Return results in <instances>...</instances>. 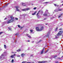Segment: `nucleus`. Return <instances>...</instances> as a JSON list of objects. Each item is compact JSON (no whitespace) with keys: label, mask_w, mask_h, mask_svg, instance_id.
Listing matches in <instances>:
<instances>
[{"label":"nucleus","mask_w":63,"mask_h":63,"mask_svg":"<svg viewBox=\"0 0 63 63\" xmlns=\"http://www.w3.org/2000/svg\"><path fill=\"white\" fill-rule=\"evenodd\" d=\"M30 31H31V33H32L33 32V30H30Z\"/></svg>","instance_id":"5701e85b"},{"label":"nucleus","mask_w":63,"mask_h":63,"mask_svg":"<svg viewBox=\"0 0 63 63\" xmlns=\"http://www.w3.org/2000/svg\"><path fill=\"white\" fill-rule=\"evenodd\" d=\"M48 51V49H47V50L45 52V53H47V52Z\"/></svg>","instance_id":"bb28decb"},{"label":"nucleus","mask_w":63,"mask_h":63,"mask_svg":"<svg viewBox=\"0 0 63 63\" xmlns=\"http://www.w3.org/2000/svg\"><path fill=\"white\" fill-rule=\"evenodd\" d=\"M8 5V4H7L6 5H5V7H7V5Z\"/></svg>","instance_id":"58836bf2"},{"label":"nucleus","mask_w":63,"mask_h":63,"mask_svg":"<svg viewBox=\"0 0 63 63\" xmlns=\"http://www.w3.org/2000/svg\"><path fill=\"white\" fill-rule=\"evenodd\" d=\"M63 56H62L61 57V58H63Z\"/></svg>","instance_id":"de8ad7c7"},{"label":"nucleus","mask_w":63,"mask_h":63,"mask_svg":"<svg viewBox=\"0 0 63 63\" xmlns=\"http://www.w3.org/2000/svg\"><path fill=\"white\" fill-rule=\"evenodd\" d=\"M27 42H30V40H28L27 41Z\"/></svg>","instance_id":"79ce46f5"},{"label":"nucleus","mask_w":63,"mask_h":63,"mask_svg":"<svg viewBox=\"0 0 63 63\" xmlns=\"http://www.w3.org/2000/svg\"><path fill=\"white\" fill-rule=\"evenodd\" d=\"M12 53H14V52H12Z\"/></svg>","instance_id":"49530a36"},{"label":"nucleus","mask_w":63,"mask_h":63,"mask_svg":"<svg viewBox=\"0 0 63 63\" xmlns=\"http://www.w3.org/2000/svg\"><path fill=\"white\" fill-rule=\"evenodd\" d=\"M25 54L23 53L22 54H21V56L22 57H23L24 56H25Z\"/></svg>","instance_id":"1a4fd4ad"},{"label":"nucleus","mask_w":63,"mask_h":63,"mask_svg":"<svg viewBox=\"0 0 63 63\" xmlns=\"http://www.w3.org/2000/svg\"><path fill=\"white\" fill-rule=\"evenodd\" d=\"M47 14H43V16H47Z\"/></svg>","instance_id":"6ab92c4d"},{"label":"nucleus","mask_w":63,"mask_h":63,"mask_svg":"<svg viewBox=\"0 0 63 63\" xmlns=\"http://www.w3.org/2000/svg\"><path fill=\"white\" fill-rule=\"evenodd\" d=\"M40 10L38 12V13L37 14V15H38V14H39V13H40Z\"/></svg>","instance_id":"b1692460"},{"label":"nucleus","mask_w":63,"mask_h":63,"mask_svg":"<svg viewBox=\"0 0 63 63\" xmlns=\"http://www.w3.org/2000/svg\"><path fill=\"white\" fill-rule=\"evenodd\" d=\"M26 62H23L22 63H25Z\"/></svg>","instance_id":"c9c22d12"},{"label":"nucleus","mask_w":63,"mask_h":63,"mask_svg":"<svg viewBox=\"0 0 63 63\" xmlns=\"http://www.w3.org/2000/svg\"><path fill=\"white\" fill-rule=\"evenodd\" d=\"M19 8V6H16V10L17 11H18V12H21V11L19 10V9H18V8Z\"/></svg>","instance_id":"f257e3e1"},{"label":"nucleus","mask_w":63,"mask_h":63,"mask_svg":"<svg viewBox=\"0 0 63 63\" xmlns=\"http://www.w3.org/2000/svg\"><path fill=\"white\" fill-rule=\"evenodd\" d=\"M11 18L12 19L11 20H13V21H14V18L13 17V16H11Z\"/></svg>","instance_id":"9d476101"},{"label":"nucleus","mask_w":63,"mask_h":63,"mask_svg":"<svg viewBox=\"0 0 63 63\" xmlns=\"http://www.w3.org/2000/svg\"><path fill=\"white\" fill-rule=\"evenodd\" d=\"M52 18H53V17H52Z\"/></svg>","instance_id":"13d9d810"},{"label":"nucleus","mask_w":63,"mask_h":63,"mask_svg":"<svg viewBox=\"0 0 63 63\" xmlns=\"http://www.w3.org/2000/svg\"><path fill=\"white\" fill-rule=\"evenodd\" d=\"M63 33V31H60L59 32H58V33L57 36H59V35H60V34H61L62 33Z\"/></svg>","instance_id":"f03ea898"},{"label":"nucleus","mask_w":63,"mask_h":63,"mask_svg":"<svg viewBox=\"0 0 63 63\" xmlns=\"http://www.w3.org/2000/svg\"><path fill=\"white\" fill-rule=\"evenodd\" d=\"M3 33V32H0V34H2V33Z\"/></svg>","instance_id":"cd10ccee"},{"label":"nucleus","mask_w":63,"mask_h":63,"mask_svg":"<svg viewBox=\"0 0 63 63\" xmlns=\"http://www.w3.org/2000/svg\"><path fill=\"white\" fill-rule=\"evenodd\" d=\"M44 29V27H42L40 28V29L39 30L40 31H42Z\"/></svg>","instance_id":"6e6552de"},{"label":"nucleus","mask_w":63,"mask_h":63,"mask_svg":"<svg viewBox=\"0 0 63 63\" xmlns=\"http://www.w3.org/2000/svg\"><path fill=\"white\" fill-rule=\"evenodd\" d=\"M56 63H58V62H56Z\"/></svg>","instance_id":"864d4df0"},{"label":"nucleus","mask_w":63,"mask_h":63,"mask_svg":"<svg viewBox=\"0 0 63 63\" xmlns=\"http://www.w3.org/2000/svg\"><path fill=\"white\" fill-rule=\"evenodd\" d=\"M36 13H37V11H35V13H33L32 14V15H35V14H36Z\"/></svg>","instance_id":"4468645a"},{"label":"nucleus","mask_w":63,"mask_h":63,"mask_svg":"<svg viewBox=\"0 0 63 63\" xmlns=\"http://www.w3.org/2000/svg\"><path fill=\"white\" fill-rule=\"evenodd\" d=\"M44 1H45V0H43Z\"/></svg>","instance_id":"6e6d98bb"},{"label":"nucleus","mask_w":63,"mask_h":63,"mask_svg":"<svg viewBox=\"0 0 63 63\" xmlns=\"http://www.w3.org/2000/svg\"><path fill=\"white\" fill-rule=\"evenodd\" d=\"M50 34V31H49L47 33V35L46 36V37H47V38H48V36H49V35Z\"/></svg>","instance_id":"20e7f679"},{"label":"nucleus","mask_w":63,"mask_h":63,"mask_svg":"<svg viewBox=\"0 0 63 63\" xmlns=\"http://www.w3.org/2000/svg\"><path fill=\"white\" fill-rule=\"evenodd\" d=\"M33 42H34V41L32 42V43H33Z\"/></svg>","instance_id":"603ef678"},{"label":"nucleus","mask_w":63,"mask_h":63,"mask_svg":"<svg viewBox=\"0 0 63 63\" xmlns=\"http://www.w3.org/2000/svg\"><path fill=\"white\" fill-rule=\"evenodd\" d=\"M20 50H21L20 49H19L18 50H17V51H18V52L19 51H20Z\"/></svg>","instance_id":"a878e982"},{"label":"nucleus","mask_w":63,"mask_h":63,"mask_svg":"<svg viewBox=\"0 0 63 63\" xmlns=\"http://www.w3.org/2000/svg\"><path fill=\"white\" fill-rule=\"evenodd\" d=\"M36 31H40V29H39V27H36Z\"/></svg>","instance_id":"39448f33"},{"label":"nucleus","mask_w":63,"mask_h":63,"mask_svg":"<svg viewBox=\"0 0 63 63\" xmlns=\"http://www.w3.org/2000/svg\"><path fill=\"white\" fill-rule=\"evenodd\" d=\"M4 55H3V54H2L1 56L0 57V59L2 58V57L3 56H4Z\"/></svg>","instance_id":"a211bd4d"},{"label":"nucleus","mask_w":63,"mask_h":63,"mask_svg":"<svg viewBox=\"0 0 63 63\" xmlns=\"http://www.w3.org/2000/svg\"><path fill=\"white\" fill-rule=\"evenodd\" d=\"M38 62L39 63H45V61H43L42 62H40V61Z\"/></svg>","instance_id":"ddd939ff"},{"label":"nucleus","mask_w":63,"mask_h":63,"mask_svg":"<svg viewBox=\"0 0 63 63\" xmlns=\"http://www.w3.org/2000/svg\"><path fill=\"white\" fill-rule=\"evenodd\" d=\"M31 56H33V55H31Z\"/></svg>","instance_id":"3c124183"},{"label":"nucleus","mask_w":63,"mask_h":63,"mask_svg":"<svg viewBox=\"0 0 63 63\" xmlns=\"http://www.w3.org/2000/svg\"><path fill=\"white\" fill-rule=\"evenodd\" d=\"M46 19V18L44 19Z\"/></svg>","instance_id":"5fc2aeb1"},{"label":"nucleus","mask_w":63,"mask_h":63,"mask_svg":"<svg viewBox=\"0 0 63 63\" xmlns=\"http://www.w3.org/2000/svg\"><path fill=\"white\" fill-rule=\"evenodd\" d=\"M54 4L55 7H56V6H57V5H56V4Z\"/></svg>","instance_id":"7c9ffc66"},{"label":"nucleus","mask_w":63,"mask_h":63,"mask_svg":"<svg viewBox=\"0 0 63 63\" xmlns=\"http://www.w3.org/2000/svg\"><path fill=\"white\" fill-rule=\"evenodd\" d=\"M13 21H13V20H9L8 22H7V24H9V23H10V22H13Z\"/></svg>","instance_id":"7ed1b4c3"},{"label":"nucleus","mask_w":63,"mask_h":63,"mask_svg":"<svg viewBox=\"0 0 63 63\" xmlns=\"http://www.w3.org/2000/svg\"><path fill=\"white\" fill-rule=\"evenodd\" d=\"M22 11H26V9H22Z\"/></svg>","instance_id":"aec40b11"},{"label":"nucleus","mask_w":63,"mask_h":63,"mask_svg":"<svg viewBox=\"0 0 63 63\" xmlns=\"http://www.w3.org/2000/svg\"><path fill=\"white\" fill-rule=\"evenodd\" d=\"M8 29H9V30H11V28L10 27H8Z\"/></svg>","instance_id":"2f4dec72"},{"label":"nucleus","mask_w":63,"mask_h":63,"mask_svg":"<svg viewBox=\"0 0 63 63\" xmlns=\"http://www.w3.org/2000/svg\"><path fill=\"white\" fill-rule=\"evenodd\" d=\"M62 14H61L59 16H58V17L59 18L61 16H62Z\"/></svg>","instance_id":"dca6fc26"},{"label":"nucleus","mask_w":63,"mask_h":63,"mask_svg":"<svg viewBox=\"0 0 63 63\" xmlns=\"http://www.w3.org/2000/svg\"><path fill=\"white\" fill-rule=\"evenodd\" d=\"M17 57H20V55H17Z\"/></svg>","instance_id":"473e14b6"},{"label":"nucleus","mask_w":63,"mask_h":63,"mask_svg":"<svg viewBox=\"0 0 63 63\" xmlns=\"http://www.w3.org/2000/svg\"><path fill=\"white\" fill-rule=\"evenodd\" d=\"M4 47L5 48H6V45H4Z\"/></svg>","instance_id":"412c9836"},{"label":"nucleus","mask_w":63,"mask_h":63,"mask_svg":"<svg viewBox=\"0 0 63 63\" xmlns=\"http://www.w3.org/2000/svg\"><path fill=\"white\" fill-rule=\"evenodd\" d=\"M56 38H57V37H56Z\"/></svg>","instance_id":"8fccbe9b"},{"label":"nucleus","mask_w":63,"mask_h":63,"mask_svg":"<svg viewBox=\"0 0 63 63\" xmlns=\"http://www.w3.org/2000/svg\"><path fill=\"white\" fill-rule=\"evenodd\" d=\"M32 63H34V62H32Z\"/></svg>","instance_id":"09e8293b"},{"label":"nucleus","mask_w":63,"mask_h":63,"mask_svg":"<svg viewBox=\"0 0 63 63\" xmlns=\"http://www.w3.org/2000/svg\"><path fill=\"white\" fill-rule=\"evenodd\" d=\"M26 63H32L31 62H27Z\"/></svg>","instance_id":"4c0bfd02"},{"label":"nucleus","mask_w":63,"mask_h":63,"mask_svg":"<svg viewBox=\"0 0 63 63\" xmlns=\"http://www.w3.org/2000/svg\"><path fill=\"white\" fill-rule=\"evenodd\" d=\"M37 16H38V15H37Z\"/></svg>","instance_id":"bf43d9fd"},{"label":"nucleus","mask_w":63,"mask_h":63,"mask_svg":"<svg viewBox=\"0 0 63 63\" xmlns=\"http://www.w3.org/2000/svg\"><path fill=\"white\" fill-rule=\"evenodd\" d=\"M58 29V27H57L56 29H55V32H56L57 31V29Z\"/></svg>","instance_id":"f3484780"},{"label":"nucleus","mask_w":63,"mask_h":63,"mask_svg":"<svg viewBox=\"0 0 63 63\" xmlns=\"http://www.w3.org/2000/svg\"><path fill=\"white\" fill-rule=\"evenodd\" d=\"M18 27H19V28H20V27H20V25H18Z\"/></svg>","instance_id":"393cba45"},{"label":"nucleus","mask_w":63,"mask_h":63,"mask_svg":"<svg viewBox=\"0 0 63 63\" xmlns=\"http://www.w3.org/2000/svg\"><path fill=\"white\" fill-rule=\"evenodd\" d=\"M45 47H44L43 48V49L41 51V54H43V52H44V49H45Z\"/></svg>","instance_id":"423d86ee"},{"label":"nucleus","mask_w":63,"mask_h":63,"mask_svg":"<svg viewBox=\"0 0 63 63\" xmlns=\"http://www.w3.org/2000/svg\"><path fill=\"white\" fill-rule=\"evenodd\" d=\"M27 35L29 38H31V36H30V35H29L28 34H27Z\"/></svg>","instance_id":"f8f14e48"},{"label":"nucleus","mask_w":63,"mask_h":63,"mask_svg":"<svg viewBox=\"0 0 63 63\" xmlns=\"http://www.w3.org/2000/svg\"><path fill=\"white\" fill-rule=\"evenodd\" d=\"M18 35V33H17L15 34V35L17 36Z\"/></svg>","instance_id":"c85d7f7f"},{"label":"nucleus","mask_w":63,"mask_h":63,"mask_svg":"<svg viewBox=\"0 0 63 63\" xmlns=\"http://www.w3.org/2000/svg\"><path fill=\"white\" fill-rule=\"evenodd\" d=\"M48 24H46V25H47Z\"/></svg>","instance_id":"c03bdc74"},{"label":"nucleus","mask_w":63,"mask_h":63,"mask_svg":"<svg viewBox=\"0 0 63 63\" xmlns=\"http://www.w3.org/2000/svg\"><path fill=\"white\" fill-rule=\"evenodd\" d=\"M16 53V52H14V53Z\"/></svg>","instance_id":"a18cd8bd"},{"label":"nucleus","mask_w":63,"mask_h":63,"mask_svg":"<svg viewBox=\"0 0 63 63\" xmlns=\"http://www.w3.org/2000/svg\"><path fill=\"white\" fill-rule=\"evenodd\" d=\"M16 20H18V18H15Z\"/></svg>","instance_id":"f704fd0d"},{"label":"nucleus","mask_w":63,"mask_h":63,"mask_svg":"<svg viewBox=\"0 0 63 63\" xmlns=\"http://www.w3.org/2000/svg\"><path fill=\"white\" fill-rule=\"evenodd\" d=\"M14 61V60L13 59L11 61L12 63H13Z\"/></svg>","instance_id":"4be33fe9"},{"label":"nucleus","mask_w":63,"mask_h":63,"mask_svg":"<svg viewBox=\"0 0 63 63\" xmlns=\"http://www.w3.org/2000/svg\"><path fill=\"white\" fill-rule=\"evenodd\" d=\"M57 57V55H55V56H54V58H55V57Z\"/></svg>","instance_id":"72a5a7b5"},{"label":"nucleus","mask_w":63,"mask_h":63,"mask_svg":"<svg viewBox=\"0 0 63 63\" xmlns=\"http://www.w3.org/2000/svg\"><path fill=\"white\" fill-rule=\"evenodd\" d=\"M30 10V8H27L26 9V11H28V10Z\"/></svg>","instance_id":"2eb2a0df"},{"label":"nucleus","mask_w":63,"mask_h":63,"mask_svg":"<svg viewBox=\"0 0 63 63\" xmlns=\"http://www.w3.org/2000/svg\"><path fill=\"white\" fill-rule=\"evenodd\" d=\"M49 2H45V4H47V3H49Z\"/></svg>","instance_id":"c756f323"},{"label":"nucleus","mask_w":63,"mask_h":63,"mask_svg":"<svg viewBox=\"0 0 63 63\" xmlns=\"http://www.w3.org/2000/svg\"><path fill=\"white\" fill-rule=\"evenodd\" d=\"M7 18H5L4 19V20H6V19H7Z\"/></svg>","instance_id":"a19ab883"},{"label":"nucleus","mask_w":63,"mask_h":63,"mask_svg":"<svg viewBox=\"0 0 63 63\" xmlns=\"http://www.w3.org/2000/svg\"><path fill=\"white\" fill-rule=\"evenodd\" d=\"M41 40H40V41H39V42H41Z\"/></svg>","instance_id":"37998d69"},{"label":"nucleus","mask_w":63,"mask_h":63,"mask_svg":"<svg viewBox=\"0 0 63 63\" xmlns=\"http://www.w3.org/2000/svg\"><path fill=\"white\" fill-rule=\"evenodd\" d=\"M35 9H36V7H34V10H35Z\"/></svg>","instance_id":"e433bc0d"},{"label":"nucleus","mask_w":63,"mask_h":63,"mask_svg":"<svg viewBox=\"0 0 63 63\" xmlns=\"http://www.w3.org/2000/svg\"><path fill=\"white\" fill-rule=\"evenodd\" d=\"M16 56V54H14L13 55H12L11 56V58H14V56Z\"/></svg>","instance_id":"9b49d317"},{"label":"nucleus","mask_w":63,"mask_h":63,"mask_svg":"<svg viewBox=\"0 0 63 63\" xmlns=\"http://www.w3.org/2000/svg\"><path fill=\"white\" fill-rule=\"evenodd\" d=\"M62 29H59V30H62Z\"/></svg>","instance_id":"ea45409f"},{"label":"nucleus","mask_w":63,"mask_h":63,"mask_svg":"<svg viewBox=\"0 0 63 63\" xmlns=\"http://www.w3.org/2000/svg\"><path fill=\"white\" fill-rule=\"evenodd\" d=\"M33 5V4H32V5Z\"/></svg>","instance_id":"4d7b16f0"},{"label":"nucleus","mask_w":63,"mask_h":63,"mask_svg":"<svg viewBox=\"0 0 63 63\" xmlns=\"http://www.w3.org/2000/svg\"><path fill=\"white\" fill-rule=\"evenodd\" d=\"M62 9H58L57 11H56V10H55V11H56V12H58V11H62Z\"/></svg>","instance_id":"0eeeda50"}]
</instances>
